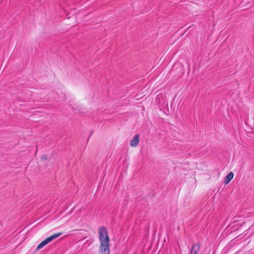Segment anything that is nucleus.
<instances>
[{
  "label": "nucleus",
  "instance_id": "f257e3e1",
  "mask_svg": "<svg viewBox=\"0 0 254 254\" xmlns=\"http://www.w3.org/2000/svg\"><path fill=\"white\" fill-rule=\"evenodd\" d=\"M98 232L100 243L99 251L102 254H109V237L107 229L104 227H101Z\"/></svg>",
  "mask_w": 254,
  "mask_h": 254
},
{
  "label": "nucleus",
  "instance_id": "f03ea898",
  "mask_svg": "<svg viewBox=\"0 0 254 254\" xmlns=\"http://www.w3.org/2000/svg\"><path fill=\"white\" fill-rule=\"evenodd\" d=\"M62 235V233H59L57 234H55L49 237L46 238L45 240L42 241L37 247V250H40L49 243L52 241L56 239L58 237Z\"/></svg>",
  "mask_w": 254,
  "mask_h": 254
},
{
  "label": "nucleus",
  "instance_id": "7ed1b4c3",
  "mask_svg": "<svg viewBox=\"0 0 254 254\" xmlns=\"http://www.w3.org/2000/svg\"><path fill=\"white\" fill-rule=\"evenodd\" d=\"M62 235V233H59L57 234H55L49 237L46 238L45 240L42 241L37 247V250H40L49 243L52 241L56 239L58 237Z\"/></svg>",
  "mask_w": 254,
  "mask_h": 254
},
{
  "label": "nucleus",
  "instance_id": "20e7f679",
  "mask_svg": "<svg viewBox=\"0 0 254 254\" xmlns=\"http://www.w3.org/2000/svg\"><path fill=\"white\" fill-rule=\"evenodd\" d=\"M139 136L138 134H136L132 139L130 140V146L131 147H136L139 143Z\"/></svg>",
  "mask_w": 254,
  "mask_h": 254
},
{
  "label": "nucleus",
  "instance_id": "39448f33",
  "mask_svg": "<svg viewBox=\"0 0 254 254\" xmlns=\"http://www.w3.org/2000/svg\"><path fill=\"white\" fill-rule=\"evenodd\" d=\"M200 247L198 244H194L192 245L190 250V254H197L199 251Z\"/></svg>",
  "mask_w": 254,
  "mask_h": 254
},
{
  "label": "nucleus",
  "instance_id": "423d86ee",
  "mask_svg": "<svg viewBox=\"0 0 254 254\" xmlns=\"http://www.w3.org/2000/svg\"><path fill=\"white\" fill-rule=\"evenodd\" d=\"M234 177V174L233 172H230L225 178L224 183L225 184H228L233 179Z\"/></svg>",
  "mask_w": 254,
  "mask_h": 254
},
{
  "label": "nucleus",
  "instance_id": "0eeeda50",
  "mask_svg": "<svg viewBox=\"0 0 254 254\" xmlns=\"http://www.w3.org/2000/svg\"><path fill=\"white\" fill-rule=\"evenodd\" d=\"M240 8H241L245 9V8H244L243 5H242V3H241V5H240Z\"/></svg>",
  "mask_w": 254,
  "mask_h": 254
},
{
  "label": "nucleus",
  "instance_id": "6e6552de",
  "mask_svg": "<svg viewBox=\"0 0 254 254\" xmlns=\"http://www.w3.org/2000/svg\"><path fill=\"white\" fill-rule=\"evenodd\" d=\"M42 159H46V157L45 156H43L42 157Z\"/></svg>",
  "mask_w": 254,
  "mask_h": 254
}]
</instances>
